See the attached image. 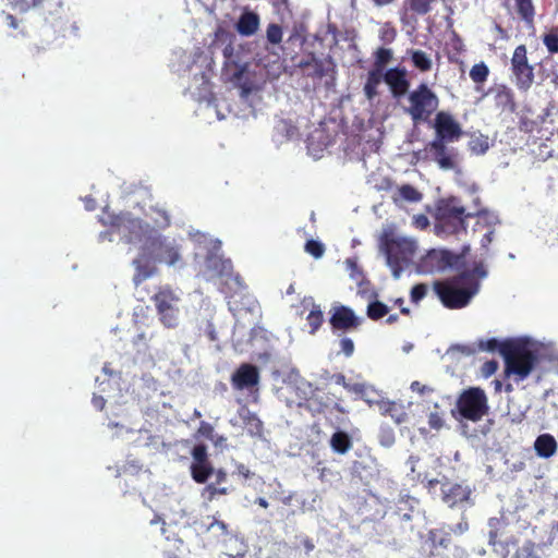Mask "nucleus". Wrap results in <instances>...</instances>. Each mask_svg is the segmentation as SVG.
<instances>
[{"instance_id": "f257e3e1", "label": "nucleus", "mask_w": 558, "mask_h": 558, "mask_svg": "<svg viewBox=\"0 0 558 558\" xmlns=\"http://www.w3.org/2000/svg\"><path fill=\"white\" fill-rule=\"evenodd\" d=\"M487 276L484 260H474L471 268L459 271L446 281H436L434 290L441 303L451 310L466 306L480 289V280Z\"/></svg>"}, {"instance_id": "f03ea898", "label": "nucleus", "mask_w": 558, "mask_h": 558, "mask_svg": "<svg viewBox=\"0 0 558 558\" xmlns=\"http://www.w3.org/2000/svg\"><path fill=\"white\" fill-rule=\"evenodd\" d=\"M473 217L466 213L457 197L439 199L435 206V233L439 236L453 235L466 231L465 220Z\"/></svg>"}, {"instance_id": "7ed1b4c3", "label": "nucleus", "mask_w": 558, "mask_h": 558, "mask_svg": "<svg viewBox=\"0 0 558 558\" xmlns=\"http://www.w3.org/2000/svg\"><path fill=\"white\" fill-rule=\"evenodd\" d=\"M505 360V373L507 376H514L517 383L529 377L537 363V355L526 344L507 339L502 348Z\"/></svg>"}, {"instance_id": "20e7f679", "label": "nucleus", "mask_w": 558, "mask_h": 558, "mask_svg": "<svg viewBox=\"0 0 558 558\" xmlns=\"http://www.w3.org/2000/svg\"><path fill=\"white\" fill-rule=\"evenodd\" d=\"M439 102L437 94L426 83H421L408 93L407 105L402 109L411 118L413 124L417 125L429 122L437 111Z\"/></svg>"}, {"instance_id": "39448f33", "label": "nucleus", "mask_w": 558, "mask_h": 558, "mask_svg": "<svg viewBox=\"0 0 558 558\" xmlns=\"http://www.w3.org/2000/svg\"><path fill=\"white\" fill-rule=\"evenodd\" d=\"M159 252L155 254L149 252L150 246H145L143 252L134 259L133 265L135 266V274L133 282L137 288L148 278L154 277L158 274V263L165 262L168 265H174L179 259L180 255L175 246H157Z\"/></svg>"}, {"instance_id": "423d86ee", "label": "nucleus", "mask_w": 558, "mask_h": 558, "mask_svg": "<svg viewBox=\"0 0 558 558\" xmlns=\"http://www.w3.org/2000/svg\"><path fill=\"white\" fill-rule=\"evenodd\" d=\"M470 246H463L461 253L453 254L445 248H430L420 260L418 268L424 274L442 272L447 269L461 271L468 268L466 257Z\"/></svg>"}, {"instance_id": "0eeeda50", "label": "nucleus", "mask_w": 558, "mask_h": 558, "mask_svg": "<svg viewBox=\"0 0 558 558\" xmlns=\"http://www.w3.org/2000/svg\"><path fill=\"white\" fill-rule=\"evenodd\" d=\"M160 324L168 329L179 326L181 314V293L169 284L160 286L151 296Z\"/></svg>"}, {"instance_id": "6e6552de", "label": "nucleus", "mask_w": 558, "mask_h": 558, "mask_svg": "<svg viewBox=\"0 0 558 558\" xmlns=\"http://www.w3.org/2000/svg\"><path fill=\"white\" fill-rule=\"evenodd\" d=\"M102 226L110 228L112 232H118L129 238V241H142L150 226L142 219L134 217L131 213L113 214L105 211L100 218Z\"/></svg>"}, {"instance_id": "1a4fd4ad", "label": "nucleus", "mask_w": 558, "mask_h": 558, "mask_svg": "<svg viewBox=\"0 0 558 558\" xmlns=\"http://www.w3.org/2000/svg\"><path fill=\"white\" fill-rule=\"evenodd\" d=\"M456 408L462 418L478 422L489 412L488 399L480 387L463 390L457 399Z\"/></svg>"}, {"instance_id": "9d476101", "label": "nucleus", "mask_w": 558, "mask_h": 558, "mask_svg": "<svg viewBox=\"0 0 558 558\" xmlns=\"http://www.w3.org/2000/svg\"><path fill=\"white\" fill-rule=\"evenodd\" d=\"M287 404L290 408H303L310 412L312 416L325 414L330 409L341 414L348 413V410L340 401L331 402L330 397L319 388H313L308 398L302 397L299 400H288Z\"/></svg>"}, {"instance_id": "9b49d317", "label": "nucleus", "mask_w": 558, "mask_h": 558, "mask_svg": "<svg viewBox=\"0 0 558 558\" xmlns=\"http://www.w3.org/2000/svg\"><path fill=\"white\" fill-rule=\"evenodd\" d=\"M511 73L517 88L527 92L535 80L534 66L529 63L525 45H519L511 57Z\"/></svg>"}, {"instance_id": "f8f14e48", "label": "nucleus", "mask_w": 558, "mask_h": 558, "mask_svg": "<svg viewBox=\"0 0 558 558\" xmlns=\"http://www.w3.org/2000/svg\"><path fill=\"white\" fill-rule=\"evenodd\" d=\"M446 143L445 141L435 138L427 143L423 149L414 151L413 156L416 160L435 161L439 168L444 170L454 169V157L449 153Z\"/></svg>"}, {"instance_id": "ddd939ff", "label": "nucleus", "mask_w": 558, "mask_h": 558, "mask_svg": "<svg viewBox=\"0 0 558 558\" xmlns=\"http://www.w3.org/2000/svg\"><path fill=\"white\" fill-rule=\"evenodd\" d=\"M221 246H210L204 257V274L207 280L233 277V266L230 258H225Z\"/></svg>"}, {"instance_id": "4468645a", "label": "nucleus", "mask_w": 558, "mask_h": 558, "mask_svg": "<svg viewBox=\"0 0 558 558\" xmlns=\"http://www.w3.org/2000/svg\"><path fill=\"white\" fill-rule=\"evenodd\" d=\"M475 222L472 227L473 240L480 244H490L495 240L497 229L500 227L498 216L488 210H480L473 217Z\"/></svg>"}, {"instance_id": "2eb2a0df", "label": "nucleus", "mask_w": 558, "mask_h": 558, "mask_svg": "<svg viewBox=\"0 0 558 558\" xmlns=\"http://www.w3.org/2000/svg\"><path fill=\"white\" fill-rule=\"evenodd\" d=\"M296 65L305 76L311 78H323L336 73V63L331 56L320 59L314 52H308Z\"/></svg>"}, {"instance_id": "dca6fc26", "label": "nucleus", "mask_w": 558, "mask_h": 558, "mask_svg": "<svg viewBox=\"0 0 558 558\" xmlns=\"http://www.w3.org/2000/svg\"><path fill=\"white\" fill-rule=\"evenodd\" d=\"M193 461L190 466L192 478L198 484H205L214 474V466L204 444L195 445L192 449Z\"/></svg>"}, {"instance_id": "f3484780", "label": "nucleus", "mask_w": 558, "mask_h": 558, "mask_svg": "<svg viewBox=\"0 0 558 558\" xmlns=\"http://www.w3.org/2000/svg\"><path fill=\"white\" fill-rule=\"evenodd\" d=\"M434 128L436 131V138L445 142H453L461 137L462 129L453 117L446 111L436 113Z\"/></svg>"}, {"instance_id": "a211bd4d", "label": "nucleus", "mask_w": 558, "mask_h": 558, "mask_svg": "<svg viewBox=\"0 0 558 558\" xmlns=\"http://www.w3.org/2000/svg\"><path fill=\"white\" fill-rule=\"evenodd\" d=\"M260 375L257 366L242 363L231 376V385L235 390L252 389L259 384Z\"/></svg>"}, {"instance_id": "6ab92c4d", "label": "nucleus", "mask_w": 558, "mask_h": 558, "mask_svg": "<svg viewBox=\"0 0 558 558\" xmlns=\"http://www.w3.org/2000/svg\"><path fill=\"white\" fill-rule=\"evenodd\" d=\"M329 323L333 330L349 331L357 329L362 324V318L357 317L352 308L338 305L333 307Z\"/></svg>"}, {"instance_id": "aec40b11", "label": "nucleus", "mask_w": 558, "mask_h": 558, "mask_svg": "<svg viewBox=\"0 0 558 558\" xmlns=\"http://www.w3.org/2000/svg\"><path fill=\"white\" fill-rule=\"evenodd\" d=\"M384 82L389 86L392 97L399 100L401 97L408 95L410 92V81L404 68H391L384 74Z\"/></svg>"}, {"instance_id": "412c9836", "label": "nucleus", "mask_w": 558, "mask_h": 558, "mask_svg": "<svg viewBox=\"0 0 558 558\" xmlns=\"http://www.w3.org/2000/svg\"><path fill=\"white\" fill-rule=\"evenodd\" d=\"M441 498L450 508L468 501L472 494V488L465 483H453L446 481L441 483Z\"/></svg>"}, {"instance_id": "4be33fe9", "label": "nucleus", "mask_w": 558, "mask_h": 558, "mask_svg": "<svg viewBox=\"0 0 558 558\" xmlns=\"http://www.w3.org/2000/svg\"><path fill=\"white\" fill-rule=\"evenodd\" d=\"M403 246H380L395 278H399L407 259L402 252Z\"/></svg>"}, {"instance_id": "5701e85b", "label": "nucleus", "mask_w": 558, "mask_h": 558, "mask_svg": "<svg viewBox=\"0 0 558 558\" xmlns=\"http://www.w3.org/2000/svg\"><path fill=\"white\" fill-rule=\"evenodd\" d=\"M379 413L383 416H390L398 425L408 421V413L403 404L391 401L380 400L377 402Z\"/></svg>"}, {"instance_id": "b1692460", "label": "nucleus", "mask_w": 558, "mask_h": 558, "mask_svg": "<svg viewBox=\"0 0 558 558\" xmlns=\"http://www.w3.org/2000/svg\"><path fill=\"white\" fill-rule=\"evenodd\" d=\"M201 530L210 534L217 542L223 541L230 534L229 524L215 515L207 517V520L202 522Z\"/></svg>"}, {"instance_id": "393cba45", "label": "nucleus", "mask_w": 558, "mask_h": 558, "mask_svg": "<svg viewBox=\"0 0 558 558\" xmlns=\"http://www.w3.org/2000/svg\"><path fill=\"white\" fill-rule=\"evenodd\" d=\"M259 23L260 20L257 13L246 11L239 17L236 23V31L240 35L248 37L257 32Z\"/></svg>"}, {"instance_id": "a878e982", "label": "nucleus", "mask_w": 558, "mask_h": 558, "mask_svg": "<svg viewBox=\"0 0 558 558\" xmlns=\"http://www.w3.org/2000/svg\"><path fill=\"white\" fill-rule=\"evenodd\" d=\"M378 242L379 244H415L413 240L400 236L398 227L393 222H387L383 226Z\"/></svg>"}, {"instance_id": "bb28decb", "label": "nucleus", "mask_w": 558, "mask_h": 558, "mask_svg": "<svg viewBox=\"0 0 558 558\" xmlns=\"http://www.w3.org/2000/svg\"><path fill=\"white\" fill-rule=\"evenodd\" d=\"M558 448L555 437L550 434L539 435L534 442L536 454L541 458L548 459L553 457Z\"/></svg>"}, {"instance_id": "cd10ccee", "label": "nucleus", "mask_w": 558, "mask_h": 558, "mask_svg": "<svg viewBox=\"0 0 558 558\" xmlns=\"http://www.w3.org/2000/svg\"><path fill=\"white\" fill-rule=\"evenodd\" d=\"M423 198V194L411 184H403L398 187L392 195V202L400 205L402 202L417 203Z\"/></svg>"}, {"instance_id": "c85d7f7f", "label": "nucleus", "mask_w": 558, "mask_h": 558, "mask_svg": "<svg viewBox=\"0 0 558 558\" xmlns=\"http://www.w3.org/2000/svg\"><path fill=\"white\" fill-rule=\"evenodd\" d=\"M381 81H384V75L379 70L368 71L366 82L363 87L364 95L368 100H373L378 95L377 87Z\"/></svg>"}, {"instance_id": "c756f323", "label": "nucleus", "mask_w": 558, "mask_h": 558, "mask_svg": "<svg viewBox=\"0 0 558 558\" xmlns=\"http://www.w3.org/2000/svg\"><path fill=\"white\" fill-rule=\"evenodd\" d=\"M329 444L331 449L339 454L347 453L352 447L351 437L343 430L335 432L331 435Z\"/></svg>"}, {"instance_id": "7c9ffc66", "label": "nucleus", "mask_w": 558, "mask_h": 558, "mask_svg": "<svg viewBox=\"0 0 558 558\" xmlns=\"http://www.w3.org/2000/svg\"><path fill=\"white\" fill-rule=\"evenodd\" d=\"M488 543L493 546L494 550L502 557H507L509 555L510 545L513 547L517 545V542L513 538L505 541L499 539L497 530L489 531Z\"/></svg>"}, {"instance_id": "2f4dec72", "label": "nucleus", "mask_w": 558, "mask_h": 558, "mask_svg": "<svg viewBox=\"0 0 558 558\" xmlns=\"http://www.w3.org/2000/svg\"><path fill=\"white\" fill-rule=\"evenodd\" d=\"M411 58L412 64L415 69L421 72H428L433 68V61L430 57L423 50L411 49L408 51Z\"/></svg>"}, {"instance_id": "473e14b6", "label": "nucleus", "mask_w": 558, "mask_h": 558, "mask_svg": "<svg viewBox=\"0 0 558 558\" xmlns=\"http://www.w3.org/2000/svg\"><path fill=\"white\" fill-rule=\"evenodd\" d=\"M232 492L230 487L220 486V484L210 483L203 487L201 497L207 504L213 502L218 495H228Z\"/></svg>"}, {"instance_id": "72a5a7b5", "label": "nucleus", "mask_w": 558, "mask_h": 558, "mask_svg": "<svg viewBox=\"0 0 558 558\" xmlns=\"http://www.w3.org/2000/svg\"><path fill=\"white\" fill-rule=\"evenodd\" d=\"M16 5L22 10H28L29 8L43 7L50 11L61 7V0H13Z\"/></svg>"}, {"instance_id": "f704fd0d", "label": "nucleus", "mask_w": 558, "mask_h": 558, "mask_svg": "<svg viewBox=\"0 0 558 558\" xmlns=\"http://www.w3.org/2000/svg\"><path fill=\"white\" fill-rule=\"evenodd\" d=\"M306 322L310 326V332L314 335L324 323V314L320 310V306L314 304L311 312L306 316Z\"/></svg>"}, {"instance_id": "c9c22d12", "label": "nucleus", "mask_w": 558, "mask_h": 558, "mask_svg": "<svg viewBox=\"0 0 558 558\" xmlns=\"http://www.w3.org/2000/svg\"><path fill=\"white\" fill-rule=\"evenodd\" d=\"M388 312L389 307L380 301L371 302L366 310L367 317L372 320H378L385 317Z\"/></svg>"}, {"instance_id": "e433bc0d", "label": "nucleus", "mask_w": 558, "mask_h": 558, "mask_svg": "<svg viewBox=\"0 0 558 558\" xmlns=\"http://www.w3.org/2000/svg\"><path fill=\"white\" fill-rule=\"evenodd\" d=\"M374 57L375 62L373 70H379L380 73H383L385 65L392 59V50L389 48L380 47L375 51Z\"/></svg>"}, {"instance_id": "4c0bfd02", "label": "nucleus", "mask_w": 558, "mask_h": 558, "mask_svg": "<svg viewBox=\"0 0 558 558\" xmlns=\"http://www.w3.org/2000/svg\"><path fill=\"white\" fill-rule=\"evenodd\" d=\"M489 69L484 62L474 64L470 70V77L475 84H483L487 81Z\"/></svg>"}, {"instance_id": "58836bf2", "label": "nucleus", "mask_w": 558, "mask_h": 558, "mask_svg": "<svg viewBox=\"0 0 558 558\" xmlns=\"http://www.w3.org/2000/svg\"><path fill=\"white\" fill-rule=\"evenodd\" d=\"M506 343V340L499 341L496 338H492L488 340H478L476 345L478 351H487V352H495L498 351L502 355V348Z\"/></svg>"}, {"instance_id": "ea45409f", "label": "nucleus", "mask_w": 558, "mask_h": 558, "mask_svg": "<svg viewBox=\"0 0 558 558\" xmlns=\"http://www.w3.org/2000/svg\"><path fill=\"white\" fill-rule=\"evenodd\" d=\"M290 390L292 396L288 400H299L302 397L308 398L313 390V386L308 381H302L298 385L291 386Z\"/></svg>"}, {"instance_id": "a19ab883", "label": "nucleus", "mask_w": 558, "mask_h": 558, "mask_svg": "<svg viewBox=\"0 0 558 558\" xmlns=\"http://www.w3.org/2000/svg\"><path fill=\"white\" fill-rule=\"evenodd\" d=\"M518 14L525 21L531 22L534 17L532 0H515Z\"/></svg>"}, {"instance_id": "79ce46f5", "label": "nucleus", "mask_w": 558, "mask_h": 558, "mask_svg": "<svg viewBox=\"0 0 558 558\" xmlns=\"http://www.w3.org/2000/svg\"><path fill=\"white\" fill-rule=\"evenodd\" d=\"M283 29L279 24L270 23L266 28V39L271 45H279L282 41Z\"/></svg>"}, {"instance_id": "37998d69", "label": "nucleus", "mask_w": 558, "mask_h": 558, "mask_svg": "<svg viewBox=\"0 0 558 558\" xmlns=\"http://www.w3.org/2000/svg\"><path fill=\"white\" fill-rule=\"evenodd\" d=\"M428 538L434 546L447 547L451 542L450 533L444 530H432L428 533Z\"/></svg>"}, {"instance_id": "c03bdc74", "label": "nucleus", "mask_w": 558, "mask_h": 558, "mask_svg": "<svg viewBox=\"0 0 558 558\" xmlns=\"http://www.w3.org/2000/svg\"><path fill=\"white\" fill-rule=\"evenodd\" d=\"M396 37H397V29L391 23L387 22L380 27L379 39L384 44L388 45V44L393 43L396 40Z\"/></svg>"}, {"instance_id": "a18cd8bd", "label": "nucleus", "mask_w": 558, "mask_h": 558, "mask_svg": "<svg viewBox=\"0 0 558 558\" xmlns=\"http://www.w3.org/2000/svg\"><path fill=\"white\" fill-rule=\"evenodd\" d=\"M434 0H409V9L418 15H425L430 11Z\"/></svg>"}, {"instance_id": "49530a36", "label": "nucleus", "mask_w": 558, "mask_h": 558, "mask_svg": "<svg viewBox=\"0 0 558 558\" xmlns=\"http://www.w3.org/2000/svg\"><path fill=\"white\" fill-rule=\"evenodd\" d=\"M512 558H538V556L535 554V543L532 541L525 542L515 550V554Z\"/></svg>"}, {"instance_id": "de8ad7c7", "label": "nucleus", "mask_w": 558, "mask_h": 558, "mask_svg": "<svg viewBox=\"0 0 558 558\" xmlns=\"http://www.w3.org/2000/svg\"><path fill=\"white\" fill-rule=\"evenodd\" d=\"M345 266H347V269L349 270V274H350V277L353 279V280H360L362 278H364V274H363V270L361 269V267L357 265V259L356 257H349L345 259L344 262Z\"/></svg>"}, {"instance_id": "09e8293b", "label": "nucleus", "mask_w": 558, "mask_h": 558, "mask_svg": "<svg viewBox=\"0 0 558 558\" xmlns=\"http://www.w3.org/2000/svg\"><path fill=\"white\" fill-rule=\"evenodd\" d=\"M543 44L550 53H558V34L555 31L543 36Z\"/></svg>"}, {"instance_id": "8fccbe9b", "label": "nucleus", "mask_w": 558, "mask_h": 558, "mask_svg": "<svg viewBox=\"0 0 558 558\" xmlns=\"http://www.w3.org/2000/svg\"><path fill=\"white\" fill-rule=\"evenodd\" d=\"M153 213L156 215V217L154 218V222H155L156 228L165 229V228L169 227V225H170V217H169V215L167 214L166 210L154 208Z\"/></svg>"}, {"instance_id": "3c124183", "label": "nucleus", "mask_w": 558, "mask_h": 558, "mask_svg": "<svg viewBox=\"0 0 558 558\" xmlns=\"http://www.w3.org/2000/svg\"><path fill=\"white\" fill-rule=\"evenodd\" d=\"M427 293V286L425 283H417L412 287L410 298L413 303H418L425 298Z\"/></svg>"}, {"instance_id": "603ef678", "label": "nucleus", "mask_w": 558, "mask_h": 558, "mask_svg": "<svg viewBox=\"0 0 558 558\" xmlns=\"http://www.w3.org/2000/svg\"><path fill=\"white\" fill-rule=\"evenodd\" d=\"M191 241L194 244H221L219 240H214L207 234L199 231L191 233Z\"/></svg>"}, {"instance_id": "864d4df0", "label": "nucleus", "mask_w": 558, "mask_h": 558, "mask_svg": "<svg viewBox=\"0 0 558 558\" xmlns=\"http://www.w3.org/2000/svg\"><path fill=\"white\" fill-rule=\"evenodd\" d=\"M470 148L476 154H484L488 149V142L486 138H475L470 143Z\"/></svg>"}, {"instance_id": "5fc2aeb1", "label": "nucleus", "mask_w": 558, "mask_h": 558, "mask_svg": "<svg viewBox=\"0 0 558 558\" xmlns=\"http://www.w3.org/2000/svg\"><path fill=\"white\" fill-rule=\"evenodd\" d=\"M497 369H498V362L495 360H489V361H486L482 365L481 373H482L483 377L488 378L492 375H494L497 372Z\"/></svg>"}, {"instance_id": "6e6d98bb", "label": "nucleus", "mask_w": 558, "mask_h": 558, "mask_svg": "<svg viewBox=\"0 0 558 558\" xmlns=\"http://www.w3.org/2000/svg\"><path fill=\"white\" fill-rule=\"evenodd\" d=\"M428 424L430 428L439 429L444 425L442 416L438 412H430L428 415Z\"/></svg>"}, {"instance_id": "4d7b16f0", "label": "nucleus", "mask_w": 558, "mask_h": 558, "mask_svg": "<svg viewBox=\"0 0 558 558\" xmlns=\"http://www.w3.org/2000/svg\"><path fill=\"white\" fill-rule=\"evenodd\" d=\"M412 222L413 226L420 230H424L429 226V220L424 214L413 216Z\"/></svg>"}, {"instance_id": "13d9d810", "label": "nucleus", "mask_w": 558, "mask_h": 558, "mask_svg": "<svg viewBox=\"0 0 558 558\" xmlns=\"http://www.w3.org/2000/svg\"><path fill=\"white\" fill-rule=\"evenodd\" d=\"M340 348L344 355L348 357L351 356L354 352V343L350 338L347 337L340 340Z\"/></svg>"}, {"instance_id": "bf43d9fd", "label": "nucleus", "mask_w": 558, "mask_h": 558, "mask_svg": "<svg viewBox=\"0 0 558 558\" xmlns=\"http://www.w3.org/2000/svg\"><path fill=\"white\" fill-rule=\"evenodd\" d=\"M366 388H367L366 385L363 383H354V384L349 383L345 387V390L363 397L365 395Z\"/></svg>"}, {"instance_id": "052dcab7", "label": "nucleus", "mask_w": 558, "mask_h": 558, "mask_svg": "<svg viewBox=\"0 0 558 558\" xmlns=\"http://www.w3.org/2000/svg\"><path fill=\"white\" fill-rule=\"evenodd\" d=\"M497 97L501 99L505 104H510L511 107L514 106L513 94L509 88L502 87V89L498 92Z\"/></svg>"}, {"instance_id": "680f3d73", "label": "nucleus", "mask_w": 558, "mask_h": 558, "mask_svg": "<svg viewBox=\"0 0 558 558\" xmlns=\"http://www.w3.org/2000/svg\"><path fill=\"white\" fill-rule=\"evenodd\" d=\"M198 432L206 438L213 439L214 437V427L209 423L203 422Z\"/></svg>"}, {"instance_id": "e2e57ef3", "label": "nucleus", "mask_w": 558, "mask_h": 558, "mask_svg": "<svg viewBox=\"0 0 558 558\" xmlns=\"http://www.w3.org/2000/svg\"><path fill=\"white\" fill-rule=\"evenodd\" d=\"M305 251L314 258H320L324 255L325 246H304Z\"/></svg>"}, {"instance_id": "0e129e2a", "label": "nucleus", "mask_w": 558, "mask_h": 558, "mask_svg": "<svg viewBox=\"0 0 558 558\" xmlns=\"http://www.w3.org/2000/svg\"><path fill=\"white\" fill-rule=\"evenodd\" d=\"M331 379H332V381H333L335 384L342 386L344 389H345L347 385L349 384V383L347 381V378H345L344 374H342V373H336V374H333V375L331 376Z\"/></svg>"}, {"instance_id": "69168bd1", "label": "nucleus", "mask_w": 558, "mask_h": 558, "mask_svg": "<svg viewBox=\"0 0 558 558\" xmlns=\"http://www.w3.org/2000/svg\"><path fill=\"white\" fill-rule=\"evenodd\" d=\"M4 20H5V24H7L10 28H12V29H16V28L19 27V21H17V19H16L14 15H12V14H10V13H7V14L4 15Z\"/></svg>"}, {"instance_id": "338daca9", "label": "nucleus", "mask_w": 558, "mask_h": 558, "mask_svg": "<svg viewBox=\"0 0 558 558\" xmlns=\"http://www.w3.org/2000/svg\"><path fill=\"white\" fill-rule=\"evenodd\" d=\"M214 474H215V483L216 484H222L227 481V472L223 471L222 469H219L217 471L214 470Z\"/></svg>"}, {"instance_id": "774afa93", "label": "nucleus", "mask_w": 558, "mask_h": 558, "mask_svg": "<svg viewBox=\"0 0 558 558\" xmlns=\"http://www.w3.org/2000/svg\"><path fill=\"white\" fill-rule=\"evenodd\" d=\"M236 473L243 476L244 478H250L252 476V472L250 471V469L242 463L236 466Z\"/></svg>"}]
</instances>
